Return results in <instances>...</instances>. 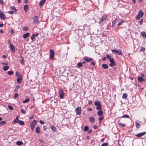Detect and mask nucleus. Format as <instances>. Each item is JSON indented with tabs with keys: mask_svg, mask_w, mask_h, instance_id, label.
Returning a JSON list of instances; mask_svg holds the SVG:
<instances>
[{
	"mask_svg": "<svg viewBox=\"0 0 146 146\" xmlns=\"http://www.w3.org/2000/svg\"><path fill=\"white\" fill-rule=\"evenodd\" d=\"M92 110V109L91 108H89L88 109V110L89 111H91Z\"/></svg>",
	"mask_w": 146,
	"mask_h": 146,
	"instance_id": "63",
	"label": "nucleus"
},
{
	"mask_svg": "<svg viewBox=\"0 0 146 146\" xmlns=\"http://www.w3.org/2000/svg\"><path fill=\"white\" fill-rule=\"evenodd\" d=\"M28 6L27 5H25L24 6V10L25 12H27L28 10Z\"/></svg>",
	"mask_w": 146,
	"mask_h": 146,
	"instance_id": "23",
	"label": "nucleus"
},
{
	"mask_svg": "<svg viewBox=\"0 0 146 146\" xmlns=\"http://www.w3.org/2000/svg\"><path fill=\"white\" fill-rule=\"evenodd\" d=\"M100 104H101L100 102L98 101H96L94 103V105L96 106L99 105Z\"/></svg>",
	"mask_w": 146,
	"mask_h": 146,
	"instance_id": "30",
	"label": "nucleus"
},
{
	"mask_svg": "<svg viewBox=\"0 0 146 146\" xmlns=\"http://www.w3.org/2000/svg\"><path fill=\"white\" fill-rule=\"evenodd\" d=\"M10 33L12 34H14V32L13 29H11L10 30Z\"/></svg>",
	"mask_w": 146,
	"mask_h": 146,
	"instance_id": "55",
	"label": "nucleus"
},
{
	"mask_svg": "<svg viewBox=\"0 0 146 146\" xmlns=\"http://www.w3.org/2000/svg\"><path fill=\"white\" fill-rule=\"evenodd\" d=\"M20 63L21 64L24 65V60L23 58H22V59L20 60Z\"/></svg>",
	"mask_w": 146,
	"mask_h": 146,
	"instance_id": "43",
	"label": "nucleus"
},
{
	"mask_svg": "<svg viewBox=\"0 0 146 146\" xmlns=\"http://www.w3.org/2000/svg\"><path fill=\"white\" fill-rule=\"evenodd\" d=\"M33 22L34 23H36L38 21V17L36 16L33 18Z\"/></svg>",
	"mask_w": 146,
	"mask_h": 146,
	"instance_id": "11",
	"label": "nucleus"
},
{
	"mask_svg": "<svg viewBox=\"0 0 146 146\" xmlns=\"http://www.w3.org/2000/svg\"><path fill=\"white\" fill-rule=\"evenodd\" d=\"M92 62L90 63L91 65L94 66L95 64V63L94 61H91Z\"/></svg>",
	"mask_w": 146,
	"mask_h": 146,
	"instance_id": "54",
	"label": "nucleus"
},
{
	"mask_svg": "<svg viewBox=\"0 0 146 146\" xmlns=\"http://www.w3.org/2000/svg\"><path fill=\"white\" fill-rule=\"evenodd\" d=\"M64 94L62 90L59 91V95L60 98H63Z\"/></svg>",
	"mask_w": 146,
	"mask_h": 146,
	"instance_id": "14",
	"label": "nucleus"
},
{
	"mask_svg": "<svg viewBox=\"0 0 146 146\" xmlns=\"http://www.w3.org/2000/svg\"><path fill=\"white\" fill-rule=\"evenodd\" d=\"M6 123V122L5 121L0 122V125H5Z\"/></svg>",
	"mask_w": 146,
	"mask_h": 146,
	"instance_id": "33",
	"label": "nucleus"
},
{
	"mask_svg": "<svg viewBox=\"0 0 146 146\" xmlns=\"http://www.w3.org/2000/svg\"><path fill=\"white\" fill-rule=\"evenodd\" d=\"M10 8L12 9V10H14L15 11H17V9H16V8L15 7L13 6H11L10 7Z\"/></svg>",
	"mask_w": 146,
	"mask_h": 146,
	"instance_id": "35",
	"label": "nucleus"
},
{
	"mask_svg": "<svg viewBox=\"0 0 146 146\" xmlns=\"http://www.w3.org/2000/svg\"><path fill=\"white\" fill-rule=\"evenodd\" d=\"M46 0H41L39 3V5L40 7H41L45 2Z\"/></svg>",
	"mask_w": 146,
	"mask_h": 146,
	"instance_id": "15",
	"label": "nucleus"
},
{
	"mask_svg": "<svg viewBox=\"0 0 146 146\" xmlns=\"http://www.w3.org/2000/svg\"><path fill=\"white\" fill-rule=\"evenodd\" d=\"M19 121L18 116H17L16 117V118L13 121L12 123H17Z\"/></svg>",
	"mask_w": 146,
	"mask_h": 146,
	"instance_id": "21",
	"label": "nucleus"
},
{
	"mask_svg": "<svg viewBox=\"0 0 146 146\" xmlns=\"http://www.w3.org/2000/svg\"><path fill=\"white\" fill-rule=\"evenodd\" d=\"M36 132L37 133H40V128L38 126L35 129Z\"/></svg>",
	"mask_w": 146,
	"mask_h": 146,
	"instance_id": "16",
	"label": "nucleus"
},
{
	"mask_svg": "<svg viewBox=\"0 0 146 146\" xmlns=\"http://www.w3.org/2000/svg\"><path fill=\"white\" fill-rule=\"evenodd\" d=\"M111 51L112 52H115L117 53L118 55H122V52L121 50H115L114 49L112 50Z\"/></svg>",
	"mask_w": 146,
	"mask_h": 146,
	"instance_id": "5",
	"label": "nucleus"
},
{
	"mask_svg": "<svg viewBox=\"0 0 146 146\" xmlns=\"http://www.w3.org/2000/svg\"><path fill=\"white\" fill-rule=\"evenodd\" d=\"M107 16L106 15H104L102 17L101 19L100 20L99 23L103 22H105L106 20Z\"/></svg>",
	"mask_w": 146,
	"mask_h": 146,
	"instance_id": "9",
	"label": "nucleus"
},
{
	"mask_svg": "<svg viewBox=\"0 0 146 146\" xmlns=\"http://www.w3.org/2000/svg\"><path fill=\"white\" fill-rule=\"evenodd\" d=\"M104 117L103 116H100V117L99 118V120L100 121H102L104 119Z\"/></svg>",
	"mask_w": 146,
	"mask_h": 146,
	"instance_id": "46",
	"label": "nucleus"
},
{
	"mask_svg": "<svg viewBox=\"0 0 146 146\" xmlns=\"http://www.w3.org/2000/svg\"><path fill=\"white\" fill-rule=\"evenodd\" d=\"M30 33H27L23 35V37L24 38H25L29 36Z\"/></svg>",
	"mask_w": 146,
	"mask_h": 146,
	"instance_id": "18",
	"label": "nucleus"
},
{
	"mask_svg": "<svg viewBox=\"0 0 146 146\" xmlns=\"http://www.w3.org/2000/svg\"><path fill=\"white\" fill-rule=\"evenodd\" d=\"M9 67L8 66H5L3 67V69L5 71L7 70L9 68Z\"/></svg>",
	"mask_w": 146,
	"mask_h": 146,
	"instance_id": "32",
	"label": "nucleus"
},
{
	"mask_svg": "<svg viewBox=\"0 0 146 146\" xmlns=\"http://www.w3.org/2000/svg\"><path fill=\"white\" fill-rule=\"evenodd\" d=\"M135 125L136 127L138 129V128H139V127L140 124L138 123L137 122H136Z\"/></svg>",
	"mask_w": 146,
	"mask_h": 146,
	"instance_id": "39",
	"label": "nucleus"
},
{
	"mask_svg": "<svg viewBox=\"0 0 146 146\" xmlns=\"http://www.w3.org/2000/svg\"><path fill=\"white\" fill-rule=\"evenodd\" d=\"M97 106L96 107V109L97 110H101V104Z\"/></svg>",
	"mask_w": 146,
	"mask_h": 146,
	"instance_id": "28",
	"label": "nucleus"
},
{
	"mask_svg": "<svg viewBox=\"0 0 146 146\" xmlns=\"http://www.w3.org/2000/svg\"><path fill=\"white\" fill-rule=\"evenodd\" d=\"M122 117L123 118H129V116L128 115L126 114L123 115Z\"/></svg>",
	"mask_w": 146,
	"mask_h": 146,
	"instance_id": "40",
	"label": "nucleus"
},
{
	"mask_svg": "<svg viewBox=\"0 0 146 146\" xmlns=\"http://www.w3.org/2000/svg\"><path fill=\"white\" fill-rule=\"evenodd\" d=\"M37 123V121L35 119H34L33 121L31 122L30 124V126L31 127V129L33 130L35 127Z\"/></svg>",
	"mask_w": 146,
	"mask_h": 146,
	"instance_id": "1",
	"label": "nucleus"
},
{
	"mask_svg": "<svg viewBox=\"0 0 146 146\" xmlns=\"http://www.w3.org/2000/svg\"><path fill=\"white\" fill-rule=\"evenodd\" d=\"M106 58L109 59L110 60V59H111V56L110 55H109V54H107L106 55Z\"/></svg>",
	"mask_w": 146,
	"mask_h": 146,
	"instance_id": "41",
	"label": "nucleus"
},
{
	"mask_svg": "<svg viewBox=\"0 0 146 146\" xmlns=\"http://www.w3.org/2000/svg\"><path fill=\"white\" fill-rule=\"evenodd\" d=\"M35 36L33 35L31 37V39L32 40H33Z\"/></svg>",
	"mask_w": 146,
	"mask_h": 146,
	"instance_id": "60",
	"label": "nucleus"
},
{
	"mask_svg": "<svg viewBox=\"0 0 146 146\" xmlns=\"http://www.w3.org/2000/svg\"><path fill=\"white\" fill-rule=\"evenodd\" d=\"M38 35V33H36V34L33 35L34 36H37Z\"/></svg>",
	"mask_w": 146,
	"mask_h": 146,
	"instance_id": "62",
	"label": "nucleus"
},
{
	"mask_svg": "<svg viewBox=\"0 0 146 146\" xmlns=\"http://www.w3.org/2000/svg\"><path fill=\"white\" fill-rule=\"evenodd\" d=\"M110 63L109 64V65L111 67H113L114 66H115L116 63L114 61L113 59V58H112L111 59H110L109 60Z\"/></svg>",
	"mask_w": 146,
	"mask_h": 146,
	"instance_id": "6",
	"label": "nucleus"
},
{
	"mask_svg": "<svg viewBox=\"0 0 146 146\" xmlns=\"http://www.w3.org/2000/svg\"><path fill=\"white\" fill-rule=\"evenodd\" d=\"M50 55H49L50 59L52 60L53 59L55 53L53 50L50 49Z\"/></svg>",
	"mask_w": 146,
	"mask_h": 146,
	"instance_id": "4",
	"label": "nucleus"
},
{
	"mask_svg": "<svg viewBox=\"0 0 146 146\" xmlns=\"http://www.w3.org/2000/svg\"><path fill=\"white\" fill-rule=\"evenodd\" d=\"M138 81L139 82H141L143 80V79L142 77L139 76L138 78Z\"/></svg>",
	"mask_w": 146,
	"mask_h": 146,
	"instance_id": "20",
	"label": "nucleus"
},
{
	"mask_svg": "<svg viewBox=\"0 0 146 146\" xmlns=\"http://www.w3.org/2000/svg\"><path fill=\"white\" fill-rule=\"evenodd\" d=\"M118 124L120 125V126H121L122 127H125L126 126V125L125 124V123H118Z\"/></svg>",
	"mask_w": 146,
	"mask_h": 146,
	"instance_id": "36",
	"label": "nucleus"
},
{
	"mask_svg": "<svg viewBox=\"0 0 146 146\" xmlns=\"http://www.w3.org/2000/svg\"><path fill=\"white\" fill-rule=\"evenodd\" d=\"M33 115H31V116H30V118H29V119H33Z\"/></svg>",
	"mask_w": 146,
	"mask_h": 146,
	"instance_id": "59",
	"label": "nucleus"
},
{
	"mask_svg": "<svg viewBox=\"0 0 146 146\" xmlns=\"http://www.w3.org/2000/svg\"><path fill=\"white\" fill-rule=\"evenodd\" d=\"M117 22V21L116 20H113L112 22V23L113 25H114Z\"/></svg>",
	"mask_w": 146,
	"mask_h": 146,
	"instance_id": "53",
	"label": "nucleus"
},
{
	"mask_svg": "<svg viewBox=\"0 0 146 146\" xmlns=\"http://www.w3.org/2000/svg\"><path fill=\"white\" fill-rule=\"evenodd\" d=\"M97 114L98 116H102L103 112L102 111H101V110H100L97 112Z\"/></svg>",
	"mask_w": 146,
	"mask_h": 146,
	"instance_id": "19",
	"label": "nucleus"
},
{
	"mask_svg": "<svg viewBox=\"0 0 146 146\" xmlns=\"http://www.w3.org/2000/svg\"><path fill=\"white\" fill-rule=\"evenodd\" d=\"M75 111L77 115H80L81 113V107H77V108L75 109Z\"/></svg>",
	"mask_w": 146,
	"mask_h": 146,
	"instance_id": "3",
	"label": "nucleus"
},
{
	"mask_svg": "<svg viewBox=\"0 0 146 146\" xmlns=\"http://www.w3.org/2000/svg\"><path fill=\"white\" fill-rule=\"evenodd\" d=\"M20 125H22L24 124V122L21 120H19L18 123Z\"/></svg>",
	"mask_w": 146,
	"mask_h": 146,
	"instance_id": "26",
	"label": "nucleus"
},
{
	"mask_svg": "<svg viewBox=\"0 0 146 146\" xmlns=\"http://www.w3.org/2000/svg\"><path fill=\"white\" fill-rule=\"evenodd\" d=\"M145 49L144 47H141L140 51H145Z\"/></svg>",
	"mask_w": 146,
	"mask_h": 146,
	"instance_id": "49",
	"label": "nucleus"
},
{
	"mask_svg": "<svg viewBox=\"0 0 146 146\" xmlns=\"http://www.w3.org/2000/svg\"><path fill=\"white\" fill-rule=\"evenodd\" d=\"M20 86L19 85H18L16 86L15 87V91L16 92H17L18 91V90L20 88Z\"/></svg>",
	"mask_w": 146,
	"mask_h": 146,
	"instance_id": "34",
	"label": "nucleus"
},
{
	"mask_svg": "<svg viewBox=\"0 0 146 146\" xmlns=\"http://www.w3.org/2000/svg\"><path fill=\"white\" fill-rule=\"evenodd\" d=\"M0 18L1 19L4 20L6 18V16L2 12H0Z\"/></svg>",
	"mask_w": 146,
	"mask_h": 146,
	"instance_id": "10",
	"label": "nucleus"
},
{
	"mask_svg": "<svg viewBox=\"0 0 146 146\" xmlns=\"http://www.w3.org/2000/svg\"><path fill=\"white\" fill-rule=\"evenodd\" d=\"M92 103V102L91 101H88V104L89 105H91Z\"/></svg>",
	"mask_w": 146,
	"mask_h": 146,
	"instance_id": "64",
	"label": "nucleus"
},
{
	"mask_svg": "<svg viewBox=\"0 0 146 146\" xmlns=\"http://www.w3.org/2000/svg\"><path fill=\"white\" fill-rule=\"evenodd\" d=\"M1 64L3 65H8V63L6 62H1Z\"/></svg>",
	"mask_w": 146,
	"mask_h": 146,
	"instance_id": "56",
	"label": "nucleus"
},
{
	"mask_svg": "<svg viewBox=\"0 0 146 146\" xmlns=\"http://www.w3.org/2000/svg\"><path fill=\"white\" fill-rule=\"evenodd\" d=\"M108 143H104L101 145V146H108Z\"/></svg>",
	"mask_w": 146,
	"mask_h": 146,
	"instance_id": "45",
	"label": "nucleus"
},
{
	"mask_svg": "<svg viewBox=\"0 0 146 146\" xmlns=\"http://www.w3.org/2000/svg\"><path fill=\"white\" fill-rule=\"evenodd\" d=\"M7 13L10 14H12L14 13V12L13 11H8Z\"/></svg>",
	"mask_w": 146,
	"mask_h": 146,
	"instance_id": "50",
	"label": "nucleus"
},
{
	"mask_svg": "<svg viewBox=\"0 0 146 146\" xmlns=\"http://www.w3.org/2000/svg\"><path fill=\"white\" fill-rule=\"evenodd\" d=\"M9 47L10 49L13 52H15V48L14 46L12 44H10Z\"/></svg>",
	"mask_w": 146,
	"mask_h": 146,
	"instance_id": "8",
	"label": "nucleus"
},
{
	"mask_svg": "<svg viewBox=\"0 0 146 146\" xmlns=\"http://www.w3.org/2000/svg\"><path fill=\"white\" fill-rule=\"evenodd\" d=\"M8 108L9 110H13V108L11 106L9 105L8 106Z\"/></svg>",
	"mask_w": 146,
	"mask_h": 146,
	"instance_id": "47",
	"label": "nucleus"
},
{
	"mask_svg": "<svg viewBox=\"0 0 146 146\" xmlns=\"http://www.w3.org/2000/svg\"><path fill=\"white\" fill-rule=\"evenodd\" d=\"M20 111L23 114H25L26 113L25 111L24 110H23L22 108V109Z\"/></svg>",
	"mask_w": 146,
	"mask_h": 146,
	"instance_id": "48",
	"label": "nucleus"
},
{
	"mask_svg": "<svg viewBox=\"0 0 146 146\" xmlns=\"http://www.w3.org/2000/svg\"><path fill=\"white\" fill-rule=\"evenodd\" d=\"M90 120L91 123H93L94 121V118L92 117H90Z\"/></svg>",
	"mask_w": 146,
	"mask_h": 146,
	"instance_id": "29",
	"label": "nucleus"
},
{
	"mask_svg": "<svg viewBox=\"0 0 146 146\" xmlns=\"http://www.w3.org/2000/svg\"><path fill=\"white\" fill-rule=\"evenodd\" d=\"M93 128H94V129H96L97 128V126L96 125H94L93 126Z\"/></svg>",
	"mask_w": 146,
	"mask_h": 146,
	"instance_id": "61",
	"label": "nucleus"
},
{
	"mask_svg": "<svg viewBox=\"0 0 146 146\" xmlns=\"http://www.w3.org/2000/svg\"><path fill=\"white\" fill-rule=\"evenodd\" d=\"M44 130H45L47 128L46 126V125H44L43 126Z\"/></svg>",
	"mask_w": 146,
	"mask_h": 146,
	"instance_id": "57",
	"label": "nucleus"
},
{
	"mask_svg": "<svg viewBox=\"0 0 146 146\" xmlns=\"http://www.w3.org/2000/svg\"><path fill=\"white\" fill-rule=\"evenodd\" d=\"M141 34L143 38H146V33L145 32L143 31L141 33Z\"/></svg>",
	"mask_w": 146,
	"mask_h": 146,
	"instance_id": "24",
	"label": "nucleus"
},
{
	"mask_svg": "<svg viewBox=\"0 0 146 146\" xmlns=\"http://www.w3.org/2000/svg\"><path fill=\"white\" fill-rule=\"evenodd\" d=\"M84 60L87 62H89L92 61L93 60V58L86 57L84 58Z\"/></svg>",
	"mask_w": 146,
	"mask_h": 146,
	"instance_id": "12",
	"label": "nucleus"
},
{
	"mask_svg": "<svg viewBox=\"0 0 146 146\" xmlns=\"http://www.w3.org/2000/svg\"><path fill=\"white\" fill-rule=\"evenodd\" d=\"M144 14L143 13L141 10L139 11L138 15L136 16V18L137 20H139L141 18Z\"/></svg>",
	"mask_w": 146,
	"mask_h": 146,
	"instance_id": "2",
	"label": "nucleus"
},
{
	"mask_svg": "<svg viewBox=\"0 0 146 146\" xmlns=\"http://www.w3.org/2000/svg\"><path fill=\"white\" fill-rule=\"evenodd\" d=\"M40 124H43L44 123V122L43 121L41 120H40Z\"/></svg>",
	"mask_w": 146,
	"mask_h": 146,
	"instance_id": "58",
	"label": "nucleus"
},
{
	"mask_svg": "<svg viewBox=\"0 0 146 146\" xmlns=\"http://www.w3.org/2000/svg\"><path fill=\"white\" fill-rule=\"evenodd\" d=\"M23 30L24 31H27L29 30V28L26 26L24 27L23 29Z\"/></svg>",
	"mask_w": 146,
	"mask_h": 146,
	"instance_id": "42",
	"label": "nucleus"
},
{
	"mask_svg": "<svg viewBox=\"0 0 146 146\" xmlns=\"http://www.w3.org/2000/svg\"><path fill=\"white\" fill-rule=\"evenodd\" d=\"M89 129L88 127L87 126H85L84 127V130L85 131H87Z\"/></svg>",
	"mask_w": 146,
	"mask_h": 146,
	"instance_id": "37",
	"label": "nucleus"
},
{
	"mask_svg": "<svg viewBox=\"0 0 146 146\" xmlns=\"http://www.w3.org/2000/svg\"><path fill=\"white\" fill-rule=\"evenodd\" d=\"M50 128L53 131H56V127L54 125H51L50 126Z\"/></svg>",
	"mask_w": 146,
	"mask_h": 146,
	"instance_id": "22",
	"label": "nucleus"
},
{
	"mask_svg": "<svg viewBox=\"0 0 146 146\" xmlns=\"http://www.w3.org/2000/svg\"><path fill=\"white\" fill-rule=\"evenodd\" d=\"M123 23V21L122 20L120 22L118 23L117 24V25L118 26H119L120 25H121Z\"/></svg>",
	"mask_w": 146,
	"mask_h": 146,
	"instance_id": "51",
	"label": "nucleus"
},
{
	"mask_svg": "<svg viewBox=\"0 0 146 146\" xmlns=\"http://www.w3.org/2000/svg\"><path fill=\"white\" fill-rule=\"evenodd\" d=\"M23 144V143L21 141H18L17 142L16 144L18 145H20Z\"/></svg>",
	"mask_w": 146,
	"mask_h": 146,
	"instance_id": "31",
	"label": "nucleus"
},
{
	"mask_svg": "<svg viewBox=\"0 0 146 146\" xmlns=\"http://www.w3.org/2000/svg\"><path fill=\"white\" fill-rule=\"evenodd\" d=\"M19 96V95L17 93H15L14 94V97L15 98H17Z\"/></svg>",
	"mask_w": 146,
	"mask_h": 146,
	"instance_id": "52",
	"label": "nucleus"
},
{
	"mask_svg": "<svg viewBox=\"0 0 146 146\" xmlns=\"http://www.w3.org/2000/svg\"><path fill=\"white\" fill-rule=\"evenodd\" d=\"M30 100V99L29 98H27L24 100L22 102L24 103H26L29 102Z\"/></svg>",
	"mask_w": 146,
	"mask_h": 146,
	"instance_id": "25",
	"label": "nucleus"
},
{
	"mask_svg": "<svg viewBox=\"0 0 146 146\" xmlns=\"http://www.w3.org/2000/svg\"><path fill=\"white\" fill-rule=\"evenodd\" d=\"M77 65L78 67H81L83 65L82 63L79 62L77 64Z\"/></svg>",
	"mask_w": 146,
	"mask_h": 146,
	"instance_id": "44",
	"label": "nucleus"
},
{
	"mask_svg": "<svg viewBox=\"0 0 146 146\" xmlns=\"http://www.w3.org/2000/svg\"><path fill=\"white\" fill-rule=\"evenodd\" d=\"M102 66V68L105 69H107L108 67V65L106 64H103Z\"/></svg>",
	"mask_w": 146,
	"mask_h": 146,
	"instance_id": "17",
	"label": "nucleus"
},
{
	"mask_svg": "<svg viewBox=\"0 0 146 146\" xmlns=\"http://www.w3.org/2000/svg\"><path fill=\"white\" fill-rule=\"evenodd\" d=\"M22 79V76L21 74H20L17 79V82L18 83L20 84Z\"/></svg>",
	"mask_w": 146,
	"mask_h": 146,
	"instance_id": "7",
	"label": "nucleus"
},
{
	"mask_svg": "<svg viewBox=\"0 0 146 146\" xmlns=\"http://www.w3.org/2000/svg\"><path fill=\"white\" fill-rule=\"evenodd\" d=\"M7 74L9 75H12L13 74V72L12 71H10L7 72Z\"/></svg>",
	"mask_w": 146,
	"mask_h": 146,
	"instance_id": "38",
	"label": "nucleus"
},
{
	"mask_svg": "<svg viewBox=\"0 0 146 146\" xmlns=\"http://www.w3.org/2000/svg\"><path fill=\"white\" fill-rule=\"evenodd\" d=\"M127 95L126 93H123L122 95V98L123 99H126L127 98Z\"/></svg>",
	"mask_w": 146,
	"mask_h": 146,
	"instance_id": "27",
	"label": "nucleus"
},
{
	"mask_svg": "<svg viewBox=\"0 0 146 146\" xmlns=\"http://www.w3.org/2000/svg\"><path fill=\"white\" fill-rule=\"evenodd\" d=\"M146 133L145 132H143L141 133H139L136 135L135 136L138 137H141L144 135Z\"/></svg>",
	"mask_w": 146,
	"mask_h": 146,
	"instance_id": "13",
	"label": "nucleus"
}]
</instances>
